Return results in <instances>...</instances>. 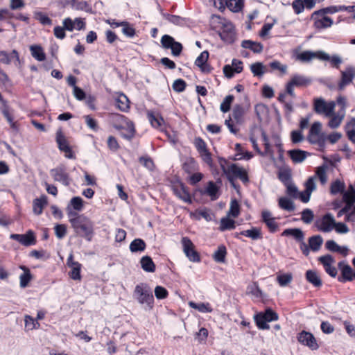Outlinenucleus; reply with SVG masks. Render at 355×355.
Returning a JSON list of instances; mask_svg holds the SVG:
<instances>
[{"label":"nucleus","instance_id":"nucleus-1","mask_svg":"<svg viewBox=\"0 0 355 355\" xmlns=\"http://www.w3.org/2000/svg\"><path fill=\"white\" fill-rule=\"evenodd\" d=\"M132 296L139 304L144 306L146 309H153L154 297L151 288L146 283L142 282L137 284Z\"/></svg>","mask_w":355,"mask_h":355},{"label":"nucleus","instance_id":"nucleus-2","mask_svg":"<svg viewBox=\"0 0 355 355\" xmlns=\"http://www.w3.org/2000/svg\"><path fill=\"white\" fill-rule=\"evenodd\" d=\"M71 227L76 234L85 238L88 241H92L94 223L88 217L84 216L73 220Z\"/></svg>","mask_w":355,"mask_h":355},{"label":"nucleus","instance_id":"nucleus-3","mask_svg":"<svg viewBox=\"0 0 355 355\" xmlns=\"http://www.w3.org/2000/svg\"><path fill=\"white\" fill-rule=\"evenodd\" d=\"M336 104L334 101L329 103L321 97L315 98L313 100V110L318 114H323L330 116L334 114Z\"/></svg>","mask_w":355,"mask_h":355},{"label":"nucleus","instance_id":"nucleus-4","mask_svg":"<svg viewBox=\"0 0 355 355\" xmlns=\"http://www.w3.org/2000/svg\"><path fill=\"white\" fill-rule=\"evenodd\" d=\"M221 167L226 176L232 175L234 177V179L239 178L243 183H248L249 182L247 171L236 164H232L227 168H225L223 165Z\"/></svg>","mask_w":355,"mask_h":355},{"label":"nucleus","instance_id":"nucleus-5","mask_svg":"<svg viewBox=\"0 0 355 355\" xmlns=\"http://www.w3.org/2000/svg\"><path fill=\"white\" fill-rule=\"evenodd\" d=\"M50 174L55 182H59L66 187H68L71 184V179L67 171L65 166L62 164L52 168L50 171Z\"/></svg>","mask_w":355,"mask_h":355},{"label":"nucleus","instance_id":"nucleus-6","mask_svg":"<svg viewBox=\"0 0 355 355\" xmlns=\"http://www.w3.org/2000/svg\"><path fill=\"white\" fill-rule=\"evenodd\" d=\"M160 42L164 49H171V53L173 56H179L182 53L183 49L182 44L176 42L171 35H164Z\"/></svg>","mask_w":355,"mask_h":355},{"label":"nucleus","instance_id":"nucleus-7","mask_svg":"<svg viewBox=\"0 0 355 355\" xmlns=\"http://www.w3.org/2000/svg\"><path fill=\"white\" fill-rule=\"evenodd\" d=\"M321 130L322 123L319 121L314 122L309 130L308 139L311 144H315L320 147H324V140L320 135Z\"/></svg>","mask_w":355,"mask_h":355},{"label":"nucleus","instance_id":"nucleus-8","mask_svg":"<svg viewBox=\"0 0 355 355\" xmlns=\"http://www.w3.org/2000/svg\"><path fill=\"white\" fill-rule=\"evenodd\" d=\"M181 242L183 247V251L189 261L192 262H200V255L195 250L194 245L191 239L188 237H183Z\"/></svg>","mask_w":355,"mask_h":355},{"label":"nucleus","instance_id":"nucleus-9","mask_svg":"<svg viewBox=\"0 0 355 355\" xmlns=\"http://www.w3.org/2000/svg\"><path fill=\"white\" fill-rule=\"evenodd\" d=\"M315 225L319 231L329 232L335 226V219L331 214L327 213L321 218L317 219Z\"/></svg>","mask_w":355,"mask_h":355},{"label":"nucleus","instance_id":"nucleus-10","mask_svg":"<svg viewBox=\"0 0 355 355\" xmlns=\"http://www.w3.org/2000/svg\"><path fill=\"white\" fill-rule=\"evenodd\" d=\"M338 267L340 270V275L338 277V281L341 283L352 282L355 279V271L352 267L344 261L338 263Z\"/></svg>","mask_w":355,"mask_h":355},{"label":"nucleus","instance_id":"nucleus-11","mask_svg":"<svg viewBox=\"0 0 355 355\" xmlns=\"http://www.w3.org/2000/svg\"><path fill=\"white\" fill-rule=\"evenodd\" d=\"M171 189L173 193L182 201L191 203V198L187 187L181 182H173Z\"/></svg>","mask_w":355,"mask_h":355},{"label":"nucleus","instance_id":"nucleus-12","mask_svg":"<svg viewBox=\"0 0 355 355\" xmlns=\"http://www.w3.org/2000/svg\"><path fill=\"white\" fill-rule=\"evenodd\" d=\"M297 340L303 345L307 346L311 350H316L318 349L319 345L314 336L306 331H302L297 335Z\"/></svg>","mask_w":355,"mask_h":355},{"label":"nucleus","instance_id":"nucleus-13","mask_svg":"<svg viewBox=\"0 0 355 355\" xmlns=\"http://www.w3.org/2000/svg\"><path fill=\"white\" fill-rule=\"evenodd\" d=\"M340 80L338 84V90H343L345 87L352 83L355 77V68L352 66L346 67L345 71H341Z\"/></svg>","mask_w":355,"mask_h":355},{"label":"nucleus","instance_id":"nucleus-14","mask_svg":"<svg viewBox=\"0 0 355 355\" xmlns=\"http://www.w3.org/2000/svg\"><path fill=\"white\" fill-rule=\"evenodd\" d=\"M56 142L58 148L65 153V157L69 159L73 158V154L71 147L62 132L60 130L56 132Z\"/></svg>","mask_w":355,"mask_h":355},{"label":"nucleus","instance_id":"nucleus-15","mask_svg":"<svg viewBox=\"0 0 355 355\" xmlns=\"http://www.w3.org/2000/svg\"><path fill=\"white\" fill-rule=\"evenodd\" d=\"M10 237L24 246H31L36 243L35 236L32 230H28L24 234H12Z\"/></svg>","mask_w":355,"mask_h":355},{"label":"nucleus","instance_id":"nucleus-16","mask_svg":"<svg viewBox=\"0 0 355 355\" xmlns=\"http://www.w3.org/2000/svg\"><path fill=\"white\" fill-rule=\"evenodd\" d=\"M219 35L222 40L227 43H232L235 40L234 27L231 22H227L223 24Z\"/></svg>","mask_w":355,"mask_h":355},{"label":"nucleus","instance_id":"nucleus-17","mask_svg":"<svg viewBox=\"0 0 355 355\" xmlns=\"http://www.w3.org/2000/svg\"><path fill=\"white\" fill-rule=\"evenodd\" d=\"M243 70V62L237 59H233L232 66L227 64L223 67V73L225 76L231 78L234 76V73H239Z\"/></svg>","mask_w":355,"mask_h":355},{"label":"nucleus","instance_id":"nucleus-18","mask_svg":"<svg viewBox=\"0 0 355 355\" xmlns=\"http://www.w3.org/2000/svg\"><path fill=\"white\" fill-rule=\"evenodd\" d=\"M209 52L207 51H204L200 54L195 61V64L204 73H209L211 69V67L207 64Z\"/></svg>","mask_w":355,"mask_h":355},{"label":"nucleus","instance_id":"nucleus-19","mask_svg":"<svg viewBox=\"0 0 355 355\" xmlns=\"http://www.w3.org/2000/svg\"><path fill=\"white\" fill-rule=\"evenodd\" d=\"M147 116L153 127L157 129H162L164 128V121L159 113L148 111Z\"/></svg>","mask_w":355,"mask_h":355},{"label":"nucleus","instance_id":"nucleus-20","mask_svg":"<svg viewBox=\"0 0 355 355\" xmlns=\"http://www.w3.org/2000/svg\"><path fill=\"white\" fill-rule=\"evenodd\" d=\"M313 19H314V26L316 28L321 29V28H326L331 26L333 24V20L329 17H326L324 15L322 16H318L315 17H312Z\"/></svg>","mask_w":355,"mask_h":355},{"label":"nucleus","instance_id":"nucleus-21","mask_svg":"<svg viewBox=\"0 0 355 355\" xmlns=\"http://www.w3.org/2000/svg\"><path fill=\"white\" fill-rule=\"evenodd\" d=\"M239 234L250 238L252 240H258L262 239L261 229L257 227H252L250 230H243L239 234L236 233L235 237L239 238Z\"/></svg>","mask_w":355,"mask_h":355},{"label":"nucleus","instance_id":"nucleus-22","mask_svg":"<svg viewBox=\"0 0 355 355\" xmlns=\"http://www.w3.org/2000/svg\"><path fill=\"white\" fill-rule=\"evenodd\" d=\"M345 112L344 109H342V110L338 112L337 114L334 112V114L329 116L331 119L329 121L328 125L332 129L337 128L342 123L345 117Z\"/></svg>","mask_w":355,"mask_h":355},{"label":"nucleus","instance_id":"nucleus-23","mask_svg":"<svg viewBox=\"0 0 355 355\" xmlns=\"http://www.w3.org/2000/svg\"><path fill=\"white\" fill-rule=\"evenodd\" d=\"M288 154L294 163H301L306 158L309 153L300 149H294L289 150Z\"/></svg>","mask_w":355,"mask_h":355},{"label":"nucleus","instance_id":"nucleus-24","mask_svg":"<svg viewBox=\"0 0 355 355\" xmlns=\"http://www.w3.org/2000/svg\"><path fill=\"white\" fill-rule=\"evenodd\" d=\"M306 279L310 284H311L315 287H320L322 284V280L320 279L318 273L313 270H309L306 272Z\"/></svg>","mask_w":355,"mask_h":355},{"label":"nucleus","instance_id":"nucleus-25","mask_svg":"<svg viewBox=\"0 0 355 355\" xmlns=\"http://www.w3.org/2000/svg\"><path fill=\"white\" fill-rule=\"evenodd\" d=\"M245 113V108L241 105H236L232 112L233 120L238 124L243 123L244 121L243 116Z\"/></svg>","mask_w":355,"mask_h":355},{"label":"nucleus","instance_id":"nucleus-26","mask_svg":"<svg viewBox=\"0 0 355 355\" xmlns=\"http://www.w3.org/2000/svg\"><path fill=\"white\" fill-rule=\"evenodd\" d=\"M311 82L309 78L304 76L295 74L291 78L289 83H291L294 87H304L309 85Z\"/></svg>","mask_w":355,"mask_h":355},{"label":"nucleus","instance_id":"nucleus-27","mask_svg":"<svg viewBox=\"0 0 355 355\" xmlns=\"http://www.w3.org/2000/svg\"><path fill=\"white\" fill-rule=\"evenodd\" d=\"M47 204V198L42 196L39 198H36L33 202V210L34 214L40 215L42 213L44 207Z\"/></svg>","mask_w":355,"mask_h":355},{"label":"nucleus","instance_id":"nucleus-28","mask_svg":"<svg viewBox=\"0 0 355 355\" xmlns=\"http://www.w3.org/2000/svg\"><path fill=\"white\" fill-rule=\"evenodd\" d=\"M31 55L37 61L42 62L46 59V54L42 47L40 45H31L30 46Z\"/></svg>","mask_w":355,"mask_h":355},{"label":"nucleus","instance_id":"nucleus-29","mask_svg":"<svg viewBox=\"0 0 355 355\" xmlns=\"http://www.w3.org/2000/svg\"><path fill=\"white\" fill-rule=\"evenodd\" d=\"M141 268L147 272H154L155 265L149 256H144L140 260Z\"/></svg>","mask_w":355,"mask_h":355},{"label":"nucleus","instance_id":"nucleus-30","mask_svg":"<svg viewBox=\"0 0 355 355\" xmlns=\"http://www.w3.org/2000/svg\"><path fill=\"white\" fill-rule=\"evenodd\" d=\"M343 193V200L349 205V207H352V206L355 202V188L350 184L348 190L345 191Z\"/></svg>","mask_w":355,"mask_h":355},{"label":"nucleus","instance_id":"nucleus-31","mask_svg":"<svg viewBox=\"0 0 355 355\" xmlns=\"http://www.w3.org/2000/svg\"><path fill=\"white\" fill-rule=\"evenodd\" d=\"M323 243V239L320 235H315L309 239V246L313 252H318Z\"/></svg>","mask_w":355,"mask_h":355},{"label":"nucleus","instance_id":"nucleus-32","mask_svg":"<svg viewBox=\"0 0 355 355\" xmlns=\"http://www.w3.org/2000/svg\"><path fill=\"white\" fill-rule=\"evenodd\" d=\"M241 46L245 49H249L256 53H259L263 51V45L261 43L251 40H243L241 43Z\"/></svg>","mask_w":355,"mask_h":355},{"label":"nucleus","instance_id":"nucleus-33","mask_svg":"<svg viewBox=\"0 0 355 355\" xmlns=\"http://www.w3.org/2000/svg\"><path fill=\"white\" fill-rule=\"evenodd\" d=\"M279 207L288 211H293L295 209L294 202L286 197H281L278 200Z\"/></svg>","mask_w":355,"mask_h":355},{"label":"nucleus","instance_id":"nucleus-34","mask_svg":"<svg viewBox=\"0 0 355 355\" xmlns=\"http://www.w3.org/2000/svg\"><path fill=\"white\" fill-rule=\"evenodd\" d=\"M282 236H292L299 242L302 241L304 238L303 232L300 229H298V228L286 229L282 232Z\"/></svg>","mask_w":355,"mask_h":355},{"label":"nucleus","instance_id":"nucleus-35","mask_svg":"<svg viewBox=\"0 0 355 355\" xmlns=\"http://www.w3.org/2000/svg\"><path fill=\"white\" fill-rule=\"evenodd\" d=\"M20 268L24 270V272L19 276L20 286L25 288L28 286L29 282L32 279L30 270L24 266H21Z\"/></svg>","mask_w":355,"mask_h":355},{"label":"nucleus","instance_id":"nucleus-36","mask_svg":"<svg viewBox=\"0 0 355 355\" xmlns=\"http://www.w3.org/2000/svg\"><path fill=\"white\" fill-rule=\"evenodd\" d=\"M146 247V243L141 239H135L130 244V250L132 252H143Z\"/></svg>","mask_w":355,"mask_h":355},{"label":"nucleus","instance_id":"nucleus-37","mask_svg":"<svg viewBox=\"0 0 355 355\" xmlns=\"http://www.w3.org/2000/svg\"><path fill=\"white\" fill-rule=\"evenodd\" d=\"M68 4L74 10H85L86 12L90 10L88 3L85 1L70 0L68 1Z\"/></svg>","mask_w":355,"mask_h":355},{"label":"nucleus","instance_id":"nucleus-38","mask_svg":"<svg viewBox=\"0 0 355 355\" xmlns=\"http://www.w3.org/2000/svg\"><path fill=\"white\" fill-rule=\"evenodd\" d=\"M189 306L201 313H211L213 310L209 303H196L191 301L189 302Z\"/></svg>","mask_w":355,"mask_h":355},{"label":"nucleus","instance_id":"nucleus-39","mask_svg":"<svg viewBox=\"0 0 355 355\" xmlns=\"http://www.w3.org/2000/svg\"><path fill=\"white\" fill-rule=\"evenodd\" d=\"M161 13L164 18L175 25L182 26L185 24V19L180 16L164 13L162 10Z\"/></svg>","mask_w":355,"mask_h":355},{"label":"nucleus","instance_id":"nucleus-40","mask_svg":"<svg viewBox=\"0 0 355 355\" xmlns=\"http://www.w3.org/2000/svg\"><path fill=\"white\" fill-rule=\"evenodd\" d=\"M250 69L254 76L261 77L266 71V67L261 62H255L250 65Z\"/></svg>","mask_w":355,"mask_h":355},{"label":"nucleus","instance_id":"nucleus-41","mask_svg":"<svg viewBox=\"0 0 355 355\" xmlns=\"http://www.w3.org/2000/svg\"><path fill=\"white\" fill-rule=\"evenodd\" d=\"M206 193L212 200H215L218 198V187L214 182L210 181L208 182Z\"/></svg>","mask_w":355,"mask_h":355},{"label":"nucleus","instance_id":"nucleus-42","mask_svg":"<svg viewBox=\"0 0 355 355\" xmlns=\"http://www.w3.org/2000/svg\"><path fill=\"white\" fill-rule=\"evenodd\" d=\"M226 254V248L224 245H220L218 250L214 252L213 258L218 263H224Z\"/></svg>","mask_w":355,"mask_h":355},{"label":"nucleus","instance_id":"nucleus-43","mask_svg":"<svg viewBox=\"0 0 355 355\" xmlns=\"http://www.w3.org/2000/svg\"><path fill=\"white\" fill-rule=\"evenodd\" d=\"M345 189V184L344 182L339 180H336L331 183L330 187V192L333 195L338 194L339 193H343Z\"/></svg>","mask_w":355,"mask_h":355},{"label":"nucleus","instance_id":"nucleus-44","mask_svg":"<svg viewBox=\"0 0 355 355\" xmlns=\"http://www.w3.org/2000/svg\"><path fill=\"white\" fill-rule=\"evenodd\" d=\"M235 228V221L228 217L221 218L220 223V230L225 231L234 230Z\"/></svg>","mask_w":355,"mask_h":355},{"label":"nucleus","instance_id":"nucleus-45","mask_svg":"<svg viewBox=\"0 0 355 355\" xmlns=\"http://www.w3.org/2000/svg\"><path fill=\"white\" fill-rule=\"evenodd\" d=\"M117 107L123 111L126 112L129 109V100L124 94H121L116 101Z\"/></svg>","mask_w":355,"mask_h":355},{"label":"nucleus","instance_id":"nucleus-46","mask_svg":"<svg viewBox=\"0 0 355 355\" xmlns=\"http://www.w3.org/2000/svg\"><path fill=\"white\" fill-rule=\"evenodd\" d=\"M226 4L231 11L238 12L243 6V0H228Z\"/></svg>","mask_w":355,"mask_h":355},{"label":"nucleus","instance_id":"nucleus-47","mask_svg":"<svg viewBox=\"0 0 355 355\" xmlns=\"http://www.w3.org/2000/svg\"><path fill=\"white\" fill-rule=\"evenodd\" d=\"M0 110L3 114V116L6 119L8 123H11L13 120V110L7 104V102H3L2 105L0 107Z\"/></svg>","mask_w":355,"mask_h":355},{"label":"nucleus","instance_id":"nucleus-48","mask_svg":"<svg viewBox=\"0 0 355 355\" xmlns=\"http://www.w3.org/2000/svg\"><path fill=\"white\" fill-rule=\"evenodd\" d=\"M75 211H80L84 207L83 200L79 196L73 197L71 199L68 205Z\"/></svg>","mask_w":355,"mask_h":355},{"label":"nucleus","instance_id":"nucleus-49","mask_svg":"<svg viewBox=\"0 0 355 355\" xmlns=\"http://www.w3.org/2000/svg\"><path fill=\"white\" fill-rule=\"evenodd\" d=\"M121 32L126 37L132 38L135 35V29L127 21H122Z\"/></svg>","mask_w":355,"mask_h":355},{"label":"nucleus","instance_id":"nucleus-50","mask_svg":"<svg viewBox=\"0 0 355 355\" xmlns=\"http://www.w3.org/2000/svg\"><path fill=\"white\" fill-rule=\"evenodd\" d=\"M69 268H71V270L69 272L70 277L73 280H80L81 264L80 263H72V266H70Z\"/></svg>","mask_w":355,"mask_h":355},{"label":"nucleus","instance_id":"nucleus-51","mask_svg":"<svg viewBox=\"0 0 355 355\" xmlns=\"http://www.w3.org/2000/svg\"><path fill=\"white\" fill-rule=\"evenodd\" d=\"M240 214V206L236 199L232 200L230 202V207L228 211V216L236 218Z\"/></svg>","mask_w":355,"mask_h":355},{"label":"nucleus","instance_id":"nucleus-52","mask_svg":"<svg viewBox=\"0 0 355 355\" xmlns=\"http://www.w3.org/2000/svg\"><path fill=\"white\" fill-rule=\"evenodd\" d=\"M327 166L323 164L322 166H320L317 168L315 175L319 178L320 182L322 184H324L327 181Z\"/></svg>","mask_w":355,"mask_h":355},{"label":"nucleus","instance_id":"nucleus-53","mask_svg":"<svg viewBox=\"0 0 355 355\" xmlns=\"http://www.w3.org/2000/svg\"><path fill=\"white\" fill-rule=\"evenodd\" d=\"M337 12H340V10H338V6H331V7L325 8L315 11L312 14V17H315L318 16H322L327 13L332 14V13H335Z\"/></svg>","mask_w":355,"mask_h":355},{"label":"nucleus","instance_id":"nucleus-54","mask_svg":"<svg viewBox=\"0 0 355 355\" xmlns=\"http://www.w3.org/2000/svg\"><path fill=\"white\" fill-rule=\"evenodd\" d=\"M293 279V275L291 273L279 275L277 277V280L281 286H286Z\"/></svg>","mask_w":355,"mask_h":355},{"label":"nucleus","instance_id":"nucleus-55","mask_svg":"<svg viewBox=\"0 0 355 355\" xmlns=\"http://www.w3.org/2000/svg\"><path fill=\"white\" fill-rule=\"evenodd\" d=\"M314 58V51H304L301 53L298 54L297 56V59L303 62H309Z\"/></svg>","mask_w":355,"mask_h":355},{"label":"nucleus","instance_id":"nucleus-56","mask_svg":"<svg viewBox=\"0 0 355 355\" xmlns=\"http://www.w3.org/2000/svg\"><path fill=\"white\" fill-rule=\"evenodd\" d=\"M254 320L257 327L260 329H268L270 326L268 324V322L264 319L262 315V313H259L254 316Z\"/></svg>","mask_w":355,"mask_h":355},{"label":"nucleus","instance_id":"nucleus-57","mask_svg":"<svg viewBox=\"0 0 355 355\" xmlns=\"http://www.w3.org/2000/svg\"><path fill=\"white\" fill-rule=\"evenodd\" d=\"M234 98L232 95H228L224 98L220 107V109L223 112H227L230 110V106Z\"/></svg>","mask_w":355,"mask_h":355},{"label":"nucleus","instance_id":"nucleus-58","mask_svg":"<svg viewBox=\"0 0 355 355\" xmlns=\"http://www.w3.org/2000/svg\"><path fill=\"white\" fill-rule=\"evenodd\" d=\"M35 19L43 25H51L52 20L42 12H35Z\"/></svg>","mask_w":355,"mask_h":355},{"label":"nucleus","instance_id":"nucleus-59","mask_svg":"<svg viewBox=\"0 0 355 355\" xmlns=\"http://www.w3.org/2000/svg\"><path fill=\"white\" fill-rule=\"evenodd\" d=\"M278 178L279 180L284 184L286 185L291 182V175L289 171L284 170L281 171L278 173Z\"/></svg>","mask_w":355,"mask_h":355},{"label":"nucleus","instance_id":"nucleus-60","mask_svg":"<svg viewBox=\"0 0 355 355\" xmlns=\"http://www.w3.org/2000/svg\"><path fill=\"white\" fill-rule=\"evenodd\" d=\"M194 145H195L198 152L199 153V154L205 153V151L208 150L207 148L206 143L200 137H196L195 139Z\"/></svg>","mask_w":355,"mask_h":355},{"label":"nucleus","instance_id":"nucleus-61","mask_svg":"<svg viewBox=\"0 0 355 355\" xmlns=\"http://www.w3.org/2000/svg\"><path fill=\"white\" fill-rule=\"evenodd\" d=\"M262 315L268 322L271 321H276L278 320L277 313L270 309H266L264 313H262Z\"/></svg>","mask_w":355,"mask_h":355},{"label":"nucleus","instance_id":"nucleus-62","mask_svg":"<svg viewBox=\"0 0 355 355\" xmlns=\"http://www.w3.org/2000/svg\"><path fill=\"white\" fill-rule=\"evenodd\" d=\"M168 295V293L167 290L161 286H157L155 288V297L159 300L165 299L167 297Z\"/></svg>","mask_w":355,"mask_h":355},{"label":"nucleus","instance_id":"nucleus-63","mask_svg":"<svg viewBox=\"0 0 355 355\" xmlns=\"http://www.w3.org/2000/svg\"><path fill=\"white\" fill-rule=\"evenodd\" d=\"M285 186L286 187V193L289 196L294 198H298V189L293 182H291Z\"/></svg>","mask_w":355,"mask_h":355},{"label":"nucleus","instance_id":"nucleus-64","mask_svg":"<svg viewBox=\"0 0 355 355\" xmlns=\"http://www.w3.org/2000/svg\"><path fill=\"white\" fill-rule=\"evenodd\" d=\"M313 211L309 209H305L302 212V220L305 223H311V222L313 219Z\"/></svg>","mask_w":355,"mask_h":355}]
</instances>
